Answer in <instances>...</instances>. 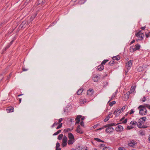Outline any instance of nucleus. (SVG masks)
Segmentation results:
<instances>
[{"mask_svg":"<svg viewBox=\"0 0 150 150\" xmlns=\"http://www.w3.org/2000/svg\"><path fill=\"white\" fill-rule=\"evenodd\" d=\"M61 132V130H59L58 131H57L56 132L54 133L53 134V135H57L59 134Z\"/></svg>","mask_w":150,"mask_h":150,"instance_id":"c9c22d12","label":"nucleus"},{"mask_svg":"<svg viewBox=\"0 0 150 150\" xmlns=\"http://www.w3.org/2000/svg\"><path fill=\"white\" fill-rule=\"evenodd\" d=\"M6 110L8 111V112H12L13 111V108L12 106L8 107L7 108Z\"/></svg>","mask_w":150,"mask_h":150,"instance_id":"dca6fc26","label":"nucleus"},{"mask_svg":"<svg viewBox=\"0 0 150 150\" xmlns=\"http://www.w3.org/2000/svg\"><path fill=\"white\" fill-rule=\"evenodd\" d=\"M146 119V117H142L140 118L139 120H142V121H143L144 122H145Z\"/></svg>","mask_w":150,"mask_h":150,"instance_id":"c756f323","label":"nucleus"},{"mask_svg":"<svg viewBox=\"0 0 150 150\" xmlns=\"http://www.w3.org/2000/svg\"><path fill=\"white\" fill-rule=\"evenodd\" d=\"M139 122H138V124H137V126L139 128L141 127L142 125H143V124L144 122L143 121H142V120H139Z\"/></svg>","mask_w":150,"mask_h":150,"instance_id":"ddd939ff","label":"nucleus"},{"mask_svg":"<svg viewBox=\"0 0 150 150\" xmlns=\"http://www.w3.org/2000/svg\"><path fill=\"white\" fill-rule=\"evenodd\" d=\"M131 93V91H128L126 94H124L123 96V99L125 101H127L128 99L129 95Z\"/></svg>","mask_w":150,"mask_h":150,"instance_id":"20e7f679","label":"nucleus"},{"mask_svg":"<svg viewBox=\"0 0 150 150\" xmlns=\"http://www.w3.org/2000/svg\"><path fill=\"white\" fill-rule=\"evenodd\" d=\"M109 116H107L106 118L104 119L103 121L104 122H106L108 121L109 119Z\"/></svg>","mask_w":150,"mask_h":150,"instance_id":"ea45409f","label":"nucleus"},{"mask_svg":"<svg viewBox=\"0 0 150 150\" xmlns=\"http://www.w3.org/2000/svg\"><path fill=\"white\" fill-rule=\"evenodd\" d=\"M108 83L107 81L104 82L103 83V87L104 88L106 87L108 84Z\"/></svg>","mask_w":150,"mask_h":150,"instance_id":"7c9ffc66","label":"nucleus"},{"mask_svg":"<svg viewBox=\"0 0 150 150\" xmlns=\"http://www.w3.org/2000/svg\"><path fill=\"white\" fill-rule=\"evenodd\" d=\"M146 37L147 38H148L149 36H150V32L148 33H145Z\"/></svg>","mask_w":150,"mask_h":150,"instance_id":"79ce46f5","label":"nucleus"},{"mask_svg":"<svg viewBox=\"0 0 150 150\" xmlns=\"http://www.w3.org/2000/svg\"><path fill=\"white\" fill-rule=\"evenodd\" d=\"M72 140L73 139H69L68 142V144L69 145H71L72 144L74 143V141Z\"/></svg>","mask_w":150,"mask_h":150,"instance_id":"b1692460","label":"nucleus"},{"mask_svg":"<svg viewBox=\"0 0 150 150\" xmlns=\"http://www.w3.org/2000/svg\"><path fill=\"white\" fill-rule=\"evenodd\" d=\"M108 127H110L109 125V124H106L105 125H104L103 126V129H104V128H107V127L108 128Z\"/></svg>","mask_w":150,"mask_h":150,"instance_id":"864d4df0","label":"nucleus"},{"mask_svg":"<svg viewBox=\"0 0 150 150\" xmlns=\"http://www.w3.org/2000/svg\"><path fill=\"white\" fill-rule=\"evenodd\" d=\"M116 103V102L115 101H113L109 103V105L110 106L112 107L114 104Z\"/></svg>","mask_w":150,"mask_h":150,"instance_id":"473e14b6","label":"nucleus"},{"mask_svg":"<svg viewBox=\"0 0 150 150\" xmlns=\"http://www.w3.org/2000/svg\"><path fill=\"white\" fill-rule=\"evenodd\" d=\"M115 61L113 60H111L108 64V65L110 66H112L115 63Z\"/></svg>","mask_w":150,"mask_h":150,"instance_id":"412c9836","label":"nucleus"},{"mask_svg":"<svg viewBox=\"0 0 150 150\" xmlns=\"http://www.w3.org/2000/svg\"><path fill=\"white\" fill-rule=\"evenodd\" d=\"M104 66L101 64L97 67L96 69L99 71H101L104 69Z\"/></svg>","mask_w":150,"mask_h":150,"instance_id":"9b49d317","label":"nucleus"},{"mask_svg":"<svg viewBox=\"0 0 150 150\" xmlns=\"http://www.w3.org/2000/svg\"><path fill=\"white\" fill-rule=\"evenodd\" d=\"M13 40L11 41L8 44L11 46L13 44Z\"/></svg>","mask_w":150,"mask_h":150,"instance_id":"774afa93","label":"nucleus"},{"mask_svg":"<svg viewBox=\"0 0 150 150\" xmlns=\"http://www.w3.org/2000/svg\"><path fill=\"white\" fill-rule=\"evenodd\" d=\"M93 89L91 88H89L87 91V94L88 95H92L93 94Z\"/></svg>","mask_w":150,"mask_h":150,"instance_id":"a211bd4d","label":"nucleus"},{"mask_svg":"<svg viewBox=\"0 0 150 150\" xmlns=\"http://www.w3.org/2000/svg\"><path fill=\"white\" fill-rule=\"evenodd\" d=\"M62 123L59 124L57 127L56 129H58L61 128L62 127Z\"/></svg>","mask_w":150,"mask_h":150,"instance_id":"58836bf2","label":"nucleus"},{"mask_svg":"<svg viewBox=\"0 0 150 150\" xmlns=\"http://www.w3.org/2000/svg\"><path fill=\"white\" fill-rule=\"evenodd\" d=\"M125 118V116L123 117L121 119H120V121H122L123 120H124Z\"/></svg>","mask_w":150,"mask_h":150,"instance_id":"338daca9","label":"nucleus"},{"mask_svg":"<svg viewBox=\"0 0 150 150\" xmlns=\"http://www.w3.org/2000/svg\"><path fill=\"white\" fill-rule=\"evenodd\" d=\"M120 59V56L118 55L116 56H114L112 57V59L114 60H116L118 61Z\"/></svg>","mask_w":150,"mask_h":150,"instance_id":"6ab92c4d","label":"nucleus"},{"mask_svg":"<svg viewBox=\"0 0 150 150\" xmlns=\"http://www.w3.org/2000/svg\"><path fill=\"white\" fill-rule=\"evenodd\" d=\"M32 21H30V19L29 20V21H26V25H29V24H30V23Z\"/></svg>","mask_w":150,"mask_h":150,"instance_id":"13d9d810","label":"nucleus"},{"mask_svg":"<svg viewBox=\"0 0 150 150\" xmlns=\"http://www.w3.org/2000/svg\"><path fill=\"white\" fill-rule=\"evenodd\" d=\"M58 123L55 122H54L51 126V127L53 128V127L57 125H58Z\"/></svg>","mask_w":150,"mask_h":150,"instance_id":"a18cd8bd","label":"nucleus"},{"mask_svg":"<svg viewBox=\"0 0 150 150\" xmlns=\"http://www.w3.org/2000/svg\"><path fill=\"white\" fill-rule=\"evenodd\" d=\"M134 112V111L133 110V109H132L130 110V112L129 113L130 115H131Z\"/></svg>","mask_w":150,"mask_h":150,"instance_id":"4d7b16f0","label":"nucleus"},{"mask_svg":"<svg viewBox=\"0 0 150 150\" xmlns=\"http://www.w3.org/2000/svg\"><path fill=\"white\" fill-rule=\"evenodd\" d=\"M24 26V25H22L21 24H20V25H19V28H22Z\"/></svg>","mask_w":150,"mask_h":150,"instance_id":"0e129e2a","label":"nucleus"},{"mask_svg":"<svg viewBox=\"0 0 150 150\" xmlns=\"http://www.w3.org/2000/svg\"><path fill=\"white\" fill-rule=\"evenodd\" d=\"M114 130L113 128L112 127H108L105 129V132L107 133H110L112 132Z\"/></svg>","mask_w":150,"mask_h":150,"instance_id":"6e6552de","label":"nucleus"},{"mask_svg":"<svg viewBox=\"0 0 150 150\" xmlns=\"http://www.w3.org/2000/svg\"><path fill=\"white\" fill-rule=\"evenodd\" d=\"M60 146V144L59 142H57L56 144V148H60L59 147Z\"/></svg>","mask_w":150,"mask_h":150,"instance_id":"c03bdc74","label":"nucleus"},{"mask_svg":"<svg viewBox=\"0 0 150 150\" xmlns=\"http://www.w3.org/2000/svg\"><path fill=\"white\" fill-rule=\"evenodd\" d=\"M128 144L129 146L133 147L137 144V142L134 140H131L128 142Z\"/></svg>","mask_w":150,"mask_h":150,"instance_id":"423d86ee","label":"nucleus"},{"mask_svg":"<svg viewBox=\"0 0 150 150\" xmlns=\"http://www.w3.org/2000/svg\"><path fill=\"white\" fill-rule=\"evenodd\" d=\"M37 15V13H35L33 14L30 18V21H32L36 17Z\"/></svg>","mask_w":150,"mask_h":150,"instance_id":"f3484780","label":"nucleus"},{"mask_svg":"<svg viewBox=\"0 0 150 150\" xmlns=\"http://www.w3.org/2000/svg\"><path fill=\"white\" fill-rule=\"evenodd\" d=\"M74 2H76L77 0H72ZM86 1V0H78V3L79 4H83Z\"/></svg>","mask_w":150,"mask_h":150,"instance_id":"4468645a","label":"nucleus"},{"mask_svg":"<svg viewBox=\"0 0 150 150\" xmlns=\"http://www.w3.org/2000/svg\"><path fill=\"white\" fill-rule=\"evenodd\" d=\"M148 127V126L146 125H143L141 126V127H140L139 128H146Z\"/></svg>","mask_w":150,"mask_h":150,"instance_id":"3c124183","label":"nucleus"},{"mask_svg":"<svg viewBox=\"0 0 150 150\" xmlns=\"http://www.w3.org/2000/svg\"><path fill=\"white\" fill-rule=\"evenodd\" d=\"M137 71L139 72H141V71H143L144 70V69L143 67V66H139L137 68Z\"/></svg>","mask_w":150,"mask_h":150,"instance_id":"5701e85b","label":"nucleus"},{"mask_svg":"<svg viewBox=\"0 0 150 150\" xmlns=\"http://www.w3.org/2000/svg\"><path fill=\"white\" fill-rule=\"evenodd\" d=\"M93 81H94V82H97L98 81V79H96V78H93Z\"/></svg>","mask_w":150,"mask_h":150,"instance_id":"69168bd1","label":"nucleus"},{"mask_svg":"<svg viewBox=\"0 0 150 150\" xmlns=\"http://www.w3.org/2000/svg\"><path fill=\"white\" fill-rule=\"evenodd\" d=\"M133 61L132 60H130L127 62L126 63L125 72V75L127 74V72L132 67Z\"/></svg>","mask_w":150,"mask_h":150,"instance_id":"f03ea898","label":"nucleus"},{"mask_svg":"<svg viewBox=\"0 0 150 150\" xmlns=\"http://www.w3.org/2000/svg\"><path fill=\"white\" fill-rule=\"evenodd\" d=\"M126 106V105H124L122 107V108L121 109H120V112H122L125 109Z\"/></svg>","mask_w":150,"mask_h":150,"instance_id":"4c0bfd02","label":"nucleus"},{"mask_svg":"<svg viewBox=\"0 0 150 150\" xmlns=\"http://www.w3.org/2000/svg\"><path fill=\"white\" fill-rule=\"evenodd\" d=\"M80 127V126L79 125H78L77 127L76 131L79 133L82 134L83 133V132L81 130Z\"/></svg>","mask_w":150,"mask_h":150,"instance_id":"9d476101","label":"nucleus"},{"mask_svg":"<svg viewBox=\"0 0 150 150\" xmlns=\"http://www.w3.org/2000/svg\"><path fill=\"white\" fill-rule=\"evenodd\" d=\"M134 128L132 126H128L127 127V129L129 130L131 129H133Z\"/></svg>","mask_w":150,"mask_h":150,"instance_id":"49530a36","label":"nucleus"},{"mask_svg":"<svg viewBox=\"0 0 150 150\" xmlns=\"http://www.w3.org/2000/svg\"><path fill=\"white\" fill-rule=\"evenodd\" d=\"M94 78H96L97 79H98V80L99 79V77L97 75H96L94 77Z\"/></svg>","mask_w":150,"mask_h":150,"instance_id":"e2e57ef3","label":"nucleus"},{"mask_svg":"<svg viewBox=\"0 0 150 150\" xmlns=\"http://www.w3.org/2000/svg\"><path fill=\"white\" fill-rule=\"evenodd\" d=\"M135 35L136 37H138V39L136 40V41L137 42H138V40H142L144 37V33L142 32V30H139V32L136 33Z\"/></svg>","mask_w":150,"mask_h":150,"instance_id":"7ed1b4c3","label":"nucleus"},{"mask_svg":"<svg viewBox=\"0 0 150 150\" xmlns=\"http://www.w3.org/2000/svg\"><path fill=\"white\" fill-rule=\"evenodd\" d=\"M145 105L143 106L142 105H139L138 107L137 108L139 110V114L140 115H143L146 114L147 111Z\"/></svg>","mask_w":150,"mask_h":150,"instance_id":"f257e3e1","label":"nucleus"},{"mask_svg":"<svg viewBox=\"0 0 150 150\" xmlns=\"http://www.w3.org/2000/svg\"><path fill=\"white\" fill-rule=\"evenodd\" d=\"M127 121V119L126 118L121 123H123L124 124H125L126 123Z\"/></svg>","mask_w":150,"mask_h":150,"instance_id":"37998d69","label":"nucleus"},{"mask_svg":"<svg viewBox=\"0 0 150 150\" xmlns=\"http://www.w3.org/2000/svg\"><path fill=\"white\" fill-rule=\"evenodd\" d=\"M103 150H110L109 147H106L103 148Z\"/></svg>","mask_w":150,"mask_h":150,"instance_id":"de8ad7c7","label":"nucleus"},{"mask_svg":"<svg viewBox=\"0 0 150 150\" xmlns=\"http://www.w3.org/2000/svg\"><path fill=\"white\" fill-rule=\"evenodd\" d=\"M135 42V40L134 39H133L130 42V45H131L132 44L134 43Z\"/></svg>","mask_w":150,"mask_h":150,"instance_id":"680f3d73","label":"nucleus"},{"mask_svg":"<svg viewBox=\"0 0 150 150\" xmlns=\"http://www.w3.org/2000/svg\"><path fill=\"white\" fill-rule=\"evenodd\" d=\"M82 117V116L81 115H78L75 118V120L76 121L75 123V124H79L80 121V118Z\"/></svg>","mask_w":150,"mask_h":150,"instance_id":"1a4fd4ad","label":"nucleus"},{"mask_svg":"<svg viewBox=\"0 0 150 150\" xmlns=\"http://www.w3.org/2000/svg\"><path fill=\"white\" fill-rule=\"evenodd\" d=\"M115 94H113L112 95V96H111V97H110V101H111L115 97Z\"/></svg>","mask_w":150,"mask_h":150,"instance_id":"a19ab883","label":"nucleus"},{"mask_svg":"<svg viewBox=\"0 0 150 150\" xmlns=\"http://www.w3.org/2000/svg\"><path fill=\"white\" fill-rule=\"evenodd\" d=\"M134 47L136 50H139L140 47V45L138 44H136L135 45Z\"/></svg>","mask_w":150,"mask_h":150,"instance_id":"a878e982","label":"nucleus"},{"mask_svg":"<svg viewBox=\"0 0 150 150\" xmlns=\"http://www.w3.org/2000/svg\"><path fill=\"white\" fill-rule=\"evenodd\" d=\"M118 150H125L124 147H120L118 149Z\"/></svg>","mask_w":150,"mask_h":150,"instance_id":"5fc2aeb1","label":"nucleus"},{"mask_svg":"<svg viewBox=\"0 0 150 150\" xmlns=\"http://www.w3.org/2000/svg\"><path fill=\"white\" fill-rule=\"evenodd\" d=\"M121 124V123H117V124H116L115 123H111L110 124H109V127H111V126H115L116 125H118L119 124Z\"/></svg>","mask_w":150,"mask_h":150,"instance_id":"cd10ccee","label":"nucleus"},{"mask_svg":"<svg viewBox=\"0 0 150 150\" xmlns=\"http://www.w3.org/2000/svg\"><path fill=\"white\" fill-rule=\"evenodd\" d=\"M45 0H38L37 5H42L45 3Z\"/></svg>","mask_w":150,"mask_h":150,"instance_id":"f8f14e48","label":"nucleus"},{"mask_svg":"<svg viewBox=\"0 0 150 150\" xmlns=\"http://www.w3.org/2000/svg\"><path fill=\"white\" fill-rule=\"evenodd\" d=\"M73 129V128L72 127L71 129L67 128L65 129L64 130V133H67L69 132H71Z\"/></svg>","mask_w":150,"mask_h":150,"instance_id":"aec40b11","label":"nucleus"},{"mask_svg":"<svg viewBox=\"0 0 150 150\" xmlns=\"http://www.w3.org/2000/svg\"><path fill=\"white\" fill-rule=\"evenodd\" d=\"M109 61V60L108 59H105L102 62L101 64L103 65L105 64Z\"/></svg>","mask_w":150,"mask_h":150,"instance_id":"c85d7f7f","label":"nucleus"},{"mask_svg":"<svg viewBox=\"0 0 150 150\" xmlns=\"http://www.w3.org/2000/svg\"><path fill=\"white\" fill-rule=\"evenodd\" d=\"M62 120H63V119L62 118H61L59 119V120L58 122V124L61 123H60L62 122Z\"/></svg>","mask_w":150,"mask_h":150,"instance_id":"6e6d98bb","label":"nucleus"},{"mask_svg":"<svg viewBox=\"0 0 150 150\" xmlns=\"http://www.w3.org/2000/svg\"><path fill=\"white\" fill-rule=\"evenodd\" d=\"M130 124H131L132 125H137V124L138 123L136 121H132L130 123Z\"/></svg>","mask_w":150,"mask_h":150,"instance_id":"f704fd0d","label":"nucleus"},{"mask_svg":"<svg viewBox=\"0 0 150 150\" xmlns=\"http://www.w3.org/2000/svg\"><path fill=\"white\" fill-rule=\"evenodd\" d=\"M67 143V138L65 136L62 139V145L63 147L66 146Z\"/></svg>","mask_w":150,"mask_h":150,"instance_id":"39448f33","label":"nucleus"},{"mask_svg":"<svg viewBox=\"0 0 150 150\" xmlns=\"http://www.w3.org/2000/svg\"><path fill=\"white\" fill-rule=\"evenodd\" d=\"M86 102V99H83V100H81L80 101V103L81 104H83L84 103Z\"/></svg>","mask_w":150,"mask_h":150,"instance_id":"72a5a7b5","label":"nucleus"},{"mask_svg":"<svg viewBox=\"0 0 150 150\" xmlns=\"http://www.w3.org/2000/svg\"><path fill=\"white\" fill-rule=\"evenodd\" d=\"M68 136L69 139H73L74 140V136L71 133H69Z\"/></svg>","mask_w":150,"mask_h":150,"instance_id":"2eb2a0df","label":"nucleus"},{"mask_svg":"<svg viewBox=\"0 0 150 150\" xmlns=\"http://www.w3.org/2000/svg\"><path fill=\"white\" fill-rule=\"evenodd\" d=\"M28 70V69H25L23 67V69H22V71H27Z\"/></svg>","mask_w":150,"mask_h":150,"instance_id":"bf43d9fd","label":"nucleus"},{"mask_svg":"<svg viewBox=\"0 0 150 150\" xmlns=\"http://www.w3.org/2000/svg\"><path fill=\"white\" fill-rule=\"evenodd\" d=\"M63 137V135L62 134H61L59 135L58 137V139L59 140H61L62 139V137Z\"/></svg>","mask_w":150,"mask_h":150,"instance_id":"2f4dec72","label":"nucleus"},{"mask_svg":"<svg viewBox=\"0 0 150 150\" xmlns=\"http://www.w3.org/2000/svg\"><path fill=\"white\" fill-rule=\"evenodd\" d=\"M80 124L81 126L84 127V123L83 122V121H81V122Z\"/></svg>","mask_w":150,"mask_h":150,"instance_id":"603ef678","label":"nucleus"},{"mask_svg":"<svg viewBox=\"0 0 150 150\" xmlns=\"http://www.w3.org/2000/svg\"><path fill=\"white\" fill-rule=\"evenodd\" d=\"M83 89V88L79 89L76 92V93L78 95H80L82 93Z\"/></svg>","mask_w":150,"mask_h":150,"instance_id":"4be33fe9","label":"nucleus"},{"mask_svg":"<svg viewBox=\"0 0 150 150\" xmlns=\"http://www.w3.org/2000/svg\"><path fill=\"white\" fill-rule=\"evenodd\" d=\"M115 130L117 132H121L123 131V127L122 126L119 125L116 127Z\"/></svg>","mask_w":150,"mask_h":150,"instance_id":"0eeeda50","label":"nucleus"},{"mask_svg":"<svg viewBox=\"0 0 150 150\" xmlns=\"http://www.w3.org/2000/svg\"><path fill=\"white\" fill-rule=\"evenodd\" d=\"M94 139L95 141H96L97 142H103V143L104 142L103 141L101 140L100 139H99L98 138H94Z\"/></svg>","mask_w":150,"mask_h":150,"instance_id":"bb28decb","label":"nucleus"},{"mask_svg":"<svg viewBox=\"0 0 150 150\" xmlns=\"http://www.w3.org/2000/svg\"><path fill=\"white\" fill-rule=\"evenodd\" d=\"M144 105H145V106L147 108L149 109L150 110V105H149L148 104H146Z\"/></svg>","mask_w":150,"mask_h":150,"instance_id":"09e8293b","label":"nucleus"},{"mask_svg":"<svg viewBox=\"0 0 150 150\" xmlns=\"http://www.w3.org/2000/svg\"><path fill=\"white\" fill-rule=\"evenodd\" d=\"M134 87L132 88V86L131 88V89H130V91H131V93L133 92V91H134Z\"/></svg>","mask_w":150,"mask_h":150,"instance_id":"052dcab7","label":"nucleus"},{"mask_svg":"<svg viewBox=\"0 0 150 150\" xmlns=\"http://www.w3.org/2000/svg\"><path fill=\"white\" fill-rule=\"evenodd\" d=\"M32 0H26L24 3V5H26L29 3Z\"/></svg>","mask_w":150,"mask_h":150,"instance_id":"e433bc0d","label":"nucleus"},{"mask_svg":"<svg viewBox=\"0 0 150 150\" xmlns=\"http://www.w3.org/2000/svg\"><path fill=\"white\" fill-rule=\"evenodd\" d=\"M130 51V52H133L134 51H136V49L134 48L133 46L131 47L129 49Z\"/></svg>","mask_w":150,"mask_h":150,"instance_id":"393cba45","label":"nucleus"},{"mask_svg":"<svg viewBox=\"0 0 150 150\" xmlns=\"http://www.w3.org/2000/svg\"><path fill=\"white\" fill-rule=\"evenodd\" d=\"M26 20H25V21H23L22 22V23H21V24H22V25H23L24 26V25L26 24Z\"/></svg>","mask_w":150,"mask_h":150,"instance_id":"8fccbe9b","label":"nucleus"}]
</instances>
